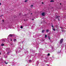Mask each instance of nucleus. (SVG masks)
Here are the masks:
<instances>
[{"instance_id": "obj_30", "label": "nucleus", "mask_w": 66, "mask_h": 66, "mask_svg": "<svg viewBox=\"0 0 66 66\" xmlns=\"http://www.w3.org/2000/svg\"><path fill=\"white\" fill-rule=\"evenodd\" d=\"M24 20L25 21H26V20Z\"/></svg>"}, {"instance_id": "obj_2", "label": "nucleus", "mask_w": 66, "mask_h": 66, "mask_svg": "<svg viewBox=\"0 0 66 66\" xmlns=\"http://www.w3.org/2000/svg\"><path fill=\"white\" fill-rule=\"evenodd\" d=\"M45 13L43 12L42 13V15L43 16H45Z\"/></svg>"}, {"instance_id": "obj_32", "label": "nucleus", "mask_w": 66, "mask_h": 66, "mask_svg": "<svg viewBox=\"0 0 66 66\" xmlns=\"http://www.w3.org/2000/svg\"><path fill=\"white\" fill-rule=\"evenodd\" d=\"M0 54H1V53L0 52Z\"/></svg>"}, {"instance_id": "obj_35", "label": "nucleus", "mask_w": 66, "mask_h": 66, "mask_svg": "<svg viewBox=\"0 0 66 66\" xmlns=\"http://www.w3.org/2000/svg\"><path fill=\"white\" fill-rule=\"evenodd\" d=\"M3 40V41H4V40Z\"/></svg>"}, {"instance_id": "obj_27", "label": "nucleus", "mask_w": 66, "mask_h": 66, "mask_svg": "<svg viewBox=\"0 0 66 66\" xmlns=\"http://www.w3.org/2000/svg\"><path fill=\"white\" fill-rule=\"evenodd\" d=\"M42 4H44V2H42Z\"/></svg>"}, {"instance_id": "obj_8", "label": "nucleus", "mask_w": 66, "mask_h": 66, "mask_svg": "<svg viewBox=\"0 0 66 66\" xmlns=\"http://www.w3.org/2000/svg\"><path fill=\"white\" fill-rule=\"evenodd\" d=\"M28 2V0H26L24 1L25 2Z\"/></svg>"}, {"instance_id": "obj_20", "label": "nucleus", "mask_w": 66, "mask_h": 66, "mask_svg": "<svg viewBox=\"0 0 66 66\" xmlns=\"http://www.w3.org/2000/svg\"><path fill=\"white\" fill-rule=\"evenodd\" d=\"M52 27L53 28V25H52Z\"/></svg>"}, {"instance_id": "obj_15", "label": "nucleus", "mask_w": 66, "mask_h": 66, "mask_svg": "<svg viewBox=\"0 0 66 66\" xmlns=\"http://www.w3.org/2000/svg\"><path fill=\"white\" fill-rule=\"evenodd\" d=\"M48 56H50V53H49L48 54H47Z\"/></svg>"}, {"instance_id": "obj_12", "label": "nucleus", "mask_w": 66, "mask_h": 66, "mask_svg": "<svg viewBox=\"0 0 66 66\" xmlns=\"http://www.w3.org/2000/svg\"><path fill=\"white\" fill-rule=\"evenodd\" d=\"M47 35H45V38H46V37H47Z\"/></svg>"}, {"instance_id": "obj_26", "label": "nucleus", "mask_w": 66, "mask_h": 66, "mask_svg": "<svg viewBox=\"0 0 66 66\" xmlns=\"http://www.w3.org/2000/svg\"><path fill=\"white\" fill-rule=\"evenodd\" d=\"M1 5V3H0V5Z\"/></svg>"}, {"instance_id": "obj_28", "label": "nucleus", "mask_w": 66, "mask_h": 66, "mask_svg": "<svg viewBox=\"0 0 66 66\" xmlns=\"http://www.w3.org/2000/svg\"><path fill=\"white\" fill-rule=\"evenodd\" d=\"M58 20H59V21L60 20V19H59V18H58Z\"/></svg>"}, {"instance_id": "obj_33", "label": "nucleus", "mask_w": 66, "mask_h": 66, "mask_svg": "<svg viewBox=\"0 0 66 66\" xmlns=\"http://www.w3.org/2000/svg\"><path fill=\"white\" fill-rule=\"evenodd\" d=\"M31 14L32 15V13H31Z\"/></svg>"}, {"instance_id": "obj_4", "label": "nucleus", "mask_w": 66, "mask_h": 66, "mask_svg": "<svg viewBox=\"0 0 66 66\" xmlns=\"http://www.w3.org/2000/svg\"><path fill=\"white\" fill-rule=\"evenodd\" d=\"M45 30H43L42 31V33H44V32H45Z\"/></svg>"}, {"instance_id": "obj_22", "label": "nucleus", "mask_w": 66, "mask_h": 66, "mask_svg": "<svg viewBox=\"0 0 66 66\" xmlns=\"http://www.w3.org/2000/svg\"><path fill=\"white\" fill-rule=\"evenodd\" d=\"M9 53H10V52H8L7 53V54H9Z\"/></svg>"}, {"instance_id": "obj_11", "label": "nucleus", "mask_w": 66, "mask_h": 66, "mask_svg": "<svg viewBox=\"0 0 66 66\" xmlns=\"http://www.w3.org/2000/svg\"><path fill=\"white\" fill-rule=\"evenodd\" d=\"M4 44H1V45L2 46H4Z\"/></svg>"}, {"instance_id": "obj_19", "label": "nucleus", "mask_w": 66, "mask_h": 66, "mask_svg": "<svg viewBox=\"0 0 66 66\" xmlns=\"http://www.w3.org/2000/svg\"><path fill=\"white\" fill-rule=\"evenodd\" d=\"M7 63H8V62L6 63V62H5V64H7Z\"/></svg>"}, {"instance_id": "obj_25", "label": "nucleus", "mask_w": 66, "mask_h": 66, "mask_svg": "<svg viewBox=\"0 0 66 66\" xmlns=\"http://www.w3.org/2000/svg\"><path fill=\"white\" fill-rule=\"evenodd\" d=\"M32 20H34V19H32Z\"/></svg>"}, {"instance_id": "obj_17", "label": "nucleus", "mask_w": 66, "mask_h": 66, "mask_svg": "<svg viewBox=\"0 0 66 66\" xmlns=\"http://www.w3.org/2000/svg\"><path fill=\"white\" fill-rule=\"evenodd\" d=\"M23 27H22V26H21V29H22Z\"/></svg>"}, {"instance_id": "obj_3", "label": "nucleus", "mask_w": 66, "mask_h": 66, "mask_svg": "<svg viewBox=\"0 0 66 66\" xmlns=\"http://www.w3.org/2000/svg\"><path fill=\"white\" fill-rule=\"evenodd\" d=\"M59 17H60V16H57V15L56 16V18H59Z\"/></svg>"}, {"instance_id": "obj_7", "label": "nucleus", "mask_w": 66, "mask_h": 66, "mask_svg": "<svg viewBox=\"0 0 66 66\" xmlns=\"http://www.w3.org/2000/svg\"><path fill=\"white\" fill-rule=\"evenodd\" d=\"M16 39H14V42H15V41H16Z\"/></svg>"}, {"instance_id": "obj_5", "label": "nucleus", "mask_w": 66, "mask_h": 66, "mask_svg": "<svg viewBox=\"0 0 66 66\" xmlns=\"http://www.w3.org/2000/svg\"><path fill=\"white\" fill-rule=\"evenodd\" d=\"M46 32H49V30H48L47 29L46 30Z\"/></svg>"}, {"instance_id": "obj_13", "label": "nucleus", "mask_w": 66, "mask_h": 66, "mask_svg": "<svg viewBox=\"0 0 66 66\" xmlns=\"http://www.w3.org/2000/svg\"><path fill=\"white\" fill-rule=\"evenodd\" d=\"M33 5H31V7H33Z\"/></svg>"}, {"instance_id": "obj_14", "label": "nucleus", "mask_w": 66, "mask_h": 66, "mask_svg": "<svg viewBox=\"0 0 66 66\" xmlns=\"http://www.w3.org/2000/svg\"><path fill=\"white\" fill-rule=\"evenodd\" d=\"M60 28H61V29H63V27H60Z\"/></svg>"}, {"instance_id": "obj_31", "label": "nucleus", "mask_w": 66, "mask_h": 66, "mask_svg": "<svg viewBox=\"0 0 66 66\" xmlns=\"http://www.w3.org/2000/svg\"><path fill=\"white\" fill-rule=\"evenodd\" d=\"M11 41H12V39H11Z\"/></svg>"}, {"instance_id": "obj_9", "label": "nucleus", "mask_w": 66, "mask_h": 66, "mask_svg": "<svg viewBox=\"0 0 66 66\" xmlns=\"http://www.w3.org/2000/svg\"><path fill=\"white\" fill-rule=\"evenodd\" d=\"M53 29L54 31H55V29H54V28H53Z\"/></svg>"}, {"instance_id": "obj_18", "label": "nucleus", "mask_w": 66, "mask_h": 66, "mask_svg": "<svg viewBox=\"0 0 66 66\" xmlns=\"http://www.w3.org/2000/svg\"><path fill=\"white\" fill-rule=\"evenodd\" d=\"M29 62H31V60H29Z\"/></svg>"}, {"instance_id": "obj_16", "label": "nucleus", "mask_w": 66, "mask_h": 66, "mask_svg": "<svg viewBox=\"0 0 66 66\" xmlns=\"http://www.w3.org/2000/svg\"><path fill=\"white\" fill-rule=\"evenodd\" d=\"M50 2H53V0H51V1H50Z\"/></svg>"}, {"instance_id": "obj_23", "label": "nucleus", "mask_w": 66, "mask_h": 66, "mask_svg": "<svg viewBox=\"0 0 66 66\" xmlns=\"http://www.w3.org/2000/svg\"><path fill=\"white\" fill-rule=\"evenodd\" d=\"M4 20H2V22H4Z\"/></svg>"}, {"instance_id": "obj_6", "label": "nucleus", "mask_w": 66, "mask_h": 66, "mask_svg": "<svg viewBox=\"0 0 66 66\" xmlns=\"http://www.w3.org/2000/svg\"><path fill=\"white\" fill-rule=\"evenodd\" d=\"M9 36H11V37H12V34H10L9 35Z\"/></svg>"}, {"instance_id": "obj_10", "label": "nucleus", "mask_w": 66, "mask_h": 66, "mask_svg": "<svg viewBox=\"0 0 66 66\" xmlns=\"http://www.w3.org/2000/svg\"><path fill=\"white\" fill-rule=\"evenodd\" d=\"M48 37L49 40H50V37L49 36H48Z\"/></svg>"}, {"instance_id": "obj_1", "label": "nucleus", "mask_w": 66, "mask_h": 66, "mask_svg": "<svg viewBox=\"0 0 66 66\" xmlns=\"http://www.w3.org/2000/svg\"><path fill=\"white\" fill-rule=\"evenodd\" d=\"M63 42V39H61L60 41V44H62Z\"/></svg>"}, {"instance_id": "obj_21", "label": "nucleus", "mask_w": 66, "mask_h": 66, "mask_svg": "<svg viewBox=\"0 0 66 66\" xmlns=\"http://www.w3.org/2000/svg\"><path fill=\"white\" fill-rule=\"evenodd\" d=\"M61 31H62V32H64V30H62Z\"/></svg>"}, {"instance_id": "obj_29", "label": "nucleus", "mask_w": 66, "mask_h": 66, "mask_svg": "<svg viewBox=\"0 0 66 66\" xmlns=\"http://www.w3.org/2000/svg\"><path fill=\"white\" fill-rule=\"evenodd\" d=\"M61 4H61V3H60V5H61Z\"/></svg>"}, {"instance_id": "obj_34", "label": "nucleus", "mask_w": 66, "mask_h": 66, "mask_svg": "<svg viewBox=\"0 0 66 66\" xmlns=\"http://www.w3.org/2000/svg\"><path fill=\"white\" fill-rule=\"evenodd\" d=\"M47 66H48V64H47Z\"/></svg>"}, {"instance_id": "obj_24", "label": "nucleus", "mask_w": 66, "mask_h": 66, "mask_svg": "<svg viewBox=\"0 0 66 66\" xmlns=\"http://www.w3.org/2000/svg\"><path fill=\"white\" fill-rule=\"evenodd\" d=\"M3 16V15H1L0 16V17H1V16Z\"/></svg>"}]
</instances>
